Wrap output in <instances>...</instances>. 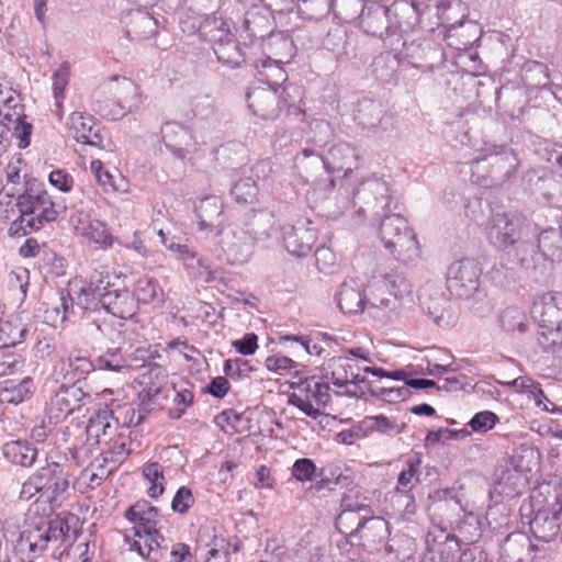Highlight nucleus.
<instances>
[{
    "instance_id": "1",
    "label": "nucleus",
    "mask_w": 562,
    "mask_h": 562,
    "mask_svg": "<svg viewBox=\"0 0 562 562\" xmlns=\"http://www.w3.org/2000/svg\"><path fill=\"white\" fill-rule=\"evenodd\" d=\"M15 205L20 216L11 223L10 236H24L38 231L67 210L66 204L55 202L45 184L34 177H24V190L18 192Z\"/></svg>"
},
{
    "instance_id": "2",
    "label": "nucleus",
    "mask_w": 562,
    "mask_h": 562,
    "mask_svg": "<svg viewBox=\"0 0 562 562\" xmlns=\"http://www.w3.org/2000/svg\"><path fill=\"white\" fill-rule=\"evenodd\" d=\"M68 539L69 526L61 519L30 526L15 540L7 562H33L45 552L59 560L65 554L70 555L69 546L66 544Z\"/></svg>"
},
{
    "instance_id": "3",
    "label": "nucleus",
    "mask_w": 562,
    "mask_h": 562,
    "mask_svg": "<svg viewBox=\"0 0 562 562\" xmlns=\"http://www.w3.org/2000/svg\"><path fill=\"white\" fill-rule=\"evenodd\" d=\"M124 517L135 525L130 531L138 538L131 540L130 536L125 535L130 549L150 562H159L168 548L165 537L157 529L158 508L147 501H138L125 510Z\"/></svg>"
},
{
    "instance_id": "4",
    "label": "nucleus",
    "mask_w": 562,
    "mask_h": 562,
    "mask_svg": "<svg viewBox=\"0 0 562 562\" xmlns=\"http://www.w3.org/2000/svg\"><path fill=\"white\" fill-rule=\"evenodd\" d=\"M255 236L244 229L225 226L216 229L211 239L229 265H243L247 262L255 245V239L265 240L274 235V218L270 213H260L252 223Z\"/></svg>"
},
{
    "instance_id": "5",
    "label": "nucleus",
    "mask_w": 562,
    "mask_h": 562,
    "mask_svg": "<svg viewBox=\"0 0 562 562\" xmlns=\"http://www.w3.org/2000/svg\"><path fill=\"white\" fill-rule=\"evenodd\" d=\"M530 225L512 212H494L485 223L484 232L490 245L505 250L515 247L517 260L527 251V238Z\"/></svg>"
},
{
    "instance_id": "6",
    "label": "nucleus",
    "mask_w": 562,
    "mask_h": 562,
    "mask_svg": "<svg viewBox=\"0 0 562 562\" xmlns=\"http://www.w3.org/2000/svg\"><path fill=\"white\" fill-rule=\"evenodd\" d=\"M380 237L384 247L403 262L414 261L419 256L416 235L400 214L383 217L380 224Z\"/></svg>"
},
{
    "instance_id": "7",
    "label": "nucleus",
    "mask_w": 562,
    "mask_h": 562,
    "mask_svg": "<svg viewBox=\"0 0 562 562\" xmlns=\"http://www.w3.org/2000/svg\"><path fill=\"white\" fill-rule=\"evenodd\" d=\"M102 89L113 94L114 98L111 106L108 101L94 100V110L102 116L117 120L127 112L138 110L140 105L139 87L131 79L114 77Z\"/></svg>"
},
{
    "instance_id": "8",
    "label": "nucleus",
    "mask_w": 562,
    "mask_h": 562,
    "mask_svg": "<svg viewBox=\"0 0 562 562\" xmlns=\"http://www.w3.org/2000/svg\"><path fill=\"white\" fill-rule=\"evenodd\" d=\"M536 234L532 233L527 238V250L530 251V258L524 252L519 257V266L526 271H536L544 267L547 260H562V232L558 229H546L541 232L535 243Z\"/></svg>"
},
{
    "instance_id": "9",
    "label": "nucleus",
    "mask_w": 562,
    "mask_h": 562,
    "mask_svg": "<svg viewBox=\"0 0 562 562\" xmlns=\"http://www.w3.org/2000/svg\"><path fill=\"white\" fill-rule=\"evenodd\" d=\"M26 488H34L35 493H40L41 497L50 503L58 501L69 488L66 467L58 462L47 463L25 482Z\"/></svg>"
},
{
    "instance_id": "10",
    "label": "nucleus",
    "mask_w": 562,
    "mask_h": 562,
    "mask_svg": "<svg viewBox=\"0 0 562 562\" xmlns=\"http://www.w3.org/2000/svg\"><path fill=\"white\" fill-rule=\"evenodd\" d=\"M381 289L389 291L391 296H383L373 292L369 297V308L384 313L397 311L404 301H412L413 285L408 279L401 272L392 271L383 276L380 281Z\"/></svg>"
},
{
    "instance_id": "11",
    "label": "nucleus",
    "mask_w": 562,
    "mask_h": 562,
    "mask_svg": "<svg viewBox=\"0 0 562 562\" xmlns=\"http://www.w3.org/2000/svg\"><path fill=\"white\" fill-rule=\"evenodd\" d=\"M291 389H297L300 393H292L288 397V404L297 407L308 417L316 419L322 415L319 408L311 403L313 398L317 406L325 407L330 401L329 385L315 381V378H300L299 382H292Z\"/></svg>"
},
{
    "instance_id": "12",
    "label": "nucleus",
    "mask_w": 562,
    "mask_h": 562,
    "mask_svg": "<svg viewBox=\"0 0 562 562\" xmlns=\"http://www.w3.org/2000/svg\"><path fill=\"white\" fill-rule=\"evenodd\" d=\"M361 29L369 35L390 40V45L401 43L400 23L391 16V10L382 4L372 3L360 18Z\"/></svg>"
},
{
    "instance_id": "13",
    "label": "nucleus",
    "mask_w": 562,
    "mask_h": 562,
    "mask_svg": "<svg viewBox=\"0 0 562 562\" xmlns=\"http://www.w3.org/2000/svg\"><path fill=\"white\" fill-rule=\"evenodd\" d=\"M481 269L471 259L454 261L447 273L449 290L460 297H469L479 285Z\"/></svg>"
},
{
    "instance_id": "14",
    "label": "nucleus",
    "mask_w": 562,
    "mask_h": 562,
    "mask_svg": "<svg viewBox=\"0 0 562 562\" xmlns=\"http://www.w3.org/2000/svg\"><path fill=\"white\" fill-rule=\"evenodd\" d=\"M428 552L437 559L456 562L461 551L458 537L440 525H432L425 539Z\"/></svg>"
},
{
    "instance_id": "15",
    "label": "nucleus",
    "mask_w": 562,
    "mask_h": 562,
    "mask_svg": "<svg viewBox=\"0 0 562 562\" xmlns=\"http://www.w3.org/2000/svg\"><path fill=\"white\" fill-rule=\"evenodd\" d=\"M85 396L86 393L81 386L75 383H63L50 398L48 406L49 418L55 419V422L65 419L81 407Z\"/></svg>"
},
{
    "instance_id": "16",
    "label": "nucleus",
    "mask_w": 562,
    "mask_h": 562,
    "mask_svg": "<svg viewBox=\"0 0 562 562\" xmlns=\"http://www.w3.org/2000/svg\"><path fill=\"white\" fill-rule=\"evenodd\" d=\"M67 126L70 135L78 143L100 149L105 148L104 136L92 115L83 112H72L69 116Z\"/></svg>"
},
{
    "instance_id": "17",
    "label": "nucleus",
    "mask_w": 562,
    "mask_h": 562,
    "mask_svg": "<svg viewBox=\"0 0 562 562\" xmlns=\"http://www.w3.org/2000/svg\"><path fill=\"white\" fill-rule=\"evenodd\" d=\"M71 290L74 291V295L65 296L61 293L59 304L53 310V312L56 313L54 321H57L59 317L60 322H65L70 310L74 313L75 305L82 311H97L102 308L103 295L95 291H89L87 285H82L78 290L71 288Z\"/></svg>"
},
{
    "instance_id": "18",
    "label": "nucleus",
    "mask_w": 562,
    "mask_h": 562,
    "mask_svg": "<svg viewBox=\"0 0 562 562\" xmlns=\"http://www.w3.org/2000/svg\"><path fill=\"white\" fill-rule=\"evenodd\" d=\"M286 91L278 94L277 88L255 87L247 93L248 108L263 120H274L281 112L280 98Z\"/></svg>"
},
{
    "instance_id": "19",
    "label": "nucleus",
    "mask_w": 562,
    "mask_h": 562,
    "mask_svg": "<svg viewBox=\"0 0 562 562\" xmlns=\"http://www.w3.org/2000/svg\"><path fill=\"white\" fill-rule=\"evenodd\" d=\"M161 135L166 147L180 160H184L188 155L198 150V143L191 132L178 123H165Z\"/></svg>"
},
{
    "instance_id": "20",
    "label": "nucleus",
    "mask_w": 562,
    "mask_h": 562,
    "mask_svg": "<svg viewBox=\"0 0 562 562\" xmlns=\"http://www.w3.org/2000/svg\"><path fill=\"white\" fill-rule=\"evenodd\" d=\"M280 229L284 248L290 255L299 258L307 256L317 239L315 228L304 224L284 225Z\"/></svg>"
},
{
    "instance_id": "21",
    "label": "nucleus",
    "mask_w": 562,
    "mask_h": 562,
    "mask_svg": "<svg viewBox=\"0 0 562 562\" xmlns=\"http://www.w3.org/2000/svg\"><path fill=\"white\" fill-rule=\"evenodd\" d=\"M405 49L408 64L423 72L434 71L443 61V52L438 44L411 43Z\"/></svg>"
},
{
    "instance_id": "22",
    "label": "nucleus",
    "mask_w": 562,
    "mask_h": 562,
    "mask_svg": "<svg viewBox=\"0 0 562 562\" xmlns=\"http://www.w3.org/2000/svg\"><path fill=\"white\" fill-rule=\"evenodd\" d=\"M532 314L540 327L562 330V294H543L533 303Z\"/></svg>"
},
{
    "instance_id": "23",
    "label": "nucleus",
    "mask_w": 562,
    "mask_h": 562,
    "mask_svg": "<svg viewBox=\"0 0 562 562\" xmlns=\"http://www.w3.org/2000/svg\"><path fill=\"white\" fill-rule=\"evenodd\" d=\"M359 154L356 147L346 142H340L330 147L325 156H321L325 170L328 173L344 171L345 176L356 167Z\"/></svg>"
},
{
    "instance_id": "24",
    "label": "nucleus",
    "mask_w": 562,
    "mask_h": 562,
    "mask_svg": "<svg viewBox=\"0 0 562 562\" xmlns=\"http://www.w3.org/2000/svg\"><path fill=\"white\" fill-rule=\"evenodd\" d=\"M536 549L527 533L513 532L501 546L499 557L503 562H532Z\"/></svg>"
},
{
    "instance_id": "25",
    "label": "nucleus",
    "mask_w": 562,
    "mask_h": 562,
    "mask_svg": "<svg viewBox=\"0 0 562 562\" xmlns=\"http://www.w3.org/2000/svg\"><path fill=\"white\" fill-rule=\"evenodd\" d=\"M336 302L344 314H358L369 305L363 294L362 284L355 279L345 280L336 293Z\"/></svg>"
},
{
    "instance_id": "26",
    "label": "nucleus",
    "mask_w": 562,
    "mask_h": 562,
    "mask_svg": "<svg viewBox=\"0 0 562 562\" xmlns=\"http://www.w3.org/2000/svg\"><path fill=\"white\" fill-rule=\"evenodd\" d=\"M113 411L99 409L92 414L86 426L87 442L90 446L104 445L116 432V426L112 424Z\"/></svg>"
},
{
    "instance_id": "27",
    "label": "nucleus",
    "mask_w": 562,
    "mask_h": 562,
    "mask_svg": "<svg viewBox=\"0 0 562 562\" xmlns=\"http://www.w3.org/2000/svg\"><path fill=\"white\" fill-rule=\"evenodd\" d=\"M105 449L102 450V462L100 468H106L108 472H113L131 453V438L130 434L115 432L108 442L104 443Z\"/></svg>"
},
{
    "instance_id": "28",
    "label": "nucleus",
    "mask_w": 562,
    "mask_h": 562,
    "mask_svg": "<svg viewBox=\"0 0 562 562\" xmlns=\"http://www.w3.org/2000/svg\"><path fill=\"white\" fill-rule=\"evenodd\" d=\"M93 363L89 358L78 353H70L67 358L60 359L55 366V373L61 375L66 383L77 384L87 374L93 371Z\"/></svg>"
},
{
    "instance_id": "29",
    "label": "nucleus",
    "mask_w": 562,
    "mask_h": 562,
    "mask_svg": "<svg viewBox=\"0 0 562 562\" xmlns=\"http://www.w3.org/2000/svg\"><path fill=\"white\" fill-rule=\"evenodd\" d=\"M126 33L131 38L144 41L157 34V20L145 10H132L126 15Z\"/></svg>"
},
{
    "instance_id": "30",
    "label": "nucleus",
    "mask_w": 562,
    "mask_h": 562,
    "mask_svg": "<svg viewBox=\"0 0 562 562\" xmlns=\"http://www.w3.org/2000/svg\"><path fill=\"white\" fill-rule=\"evenodd\" d=\"M102 308L120 318H128L135 312V300L121 282L112 292L103 294Z\"/></svg>"
},
{
    "instance_id": "31",
    "label": "nucleus",
    "mask_w": 562,
    "mask_h": 562,
    "mask_svg": "<svg viewBox=\"0 0 562 562\" xmlns=\"http://www.w3.org/2000/svg\"><path fill=\"white\" fill-rule=\"evenodd\" d=\"M358 539L369 549H376L389 537V524L385 519L369 515L367 520H359Z\"/></svg>"
},
{
    "instance_id": "32",
    "label": "nucleus",
    "mask_w": 562,
    "mask_h": 562,
    "mask_svg": "<svg viewBox=\"0 0 562 562\" xmlns=\"http://www.w3.org/2000/svg\"><path fill=\"white\" fill-rule=\"evenodd\" d=\"M561 525V516L557 512L543 509L538 510L531 519L530 530L536 539L550 542L559 535Z\"/></svg>"
},
{
    "instance_id": "33",
    "label": "nucleus",
    "mask_w": 562,
    "mask_h": 562,
    "mask_svg": "<svg viewBox=\"0 0 562 562\" xmlns=\"http://www.w3.org/2000/svg\"><path fill=\"white\" fill-rule=\"evenodd\" d=\"M496 103L510 116L518 117L527 104L526 91L514 83L504 85L496 92Z\"/></svg>"
},
{
    "instance_id": "34",
    "label": "nucleus",
    "mask_w": 562,
    "mask_h": 562,
    "mask_svg": "<svg viewBox=\"0 0 562 562\" xmlns=\"http://www.w3.org/2000/svg\"><path fill=\"white\" fill-rule=\"evenodd\" d=\"M3 458L11 464L30 468L36 461L38 451L25 440H13L2 445Z\"/></svg>"
},
{
    "instance_id": "35",
    "label": "nucleus",
    "mask_w": 562,
    "mask_h": 562,
    "mask_svg": "<svg viewBox=\"0 0 562 562\" xmlns=\"http://www.w3.org/2000/svg\"><path fill=\"white\" fill-rule=\"evenodd\" d=\"M321 4L318 13L327 15L331 10L345 21H353L361 18L364 11L363 0H312Z\"/></svg>"
},
{
    "instance_id": "36",
    "label": "nucleus",
    "mask_w": 562,
    "mask_h": 562,
    "mask_svg": "<svg viewBox=\"0 0 562 562\" xmlns=\"http://www.w3.org/2000/svg\"><path fill=\"white\" fill-rule=\"evenodd\" d=\"M34 382L30 376L20 382L5 381L0 383V408L4 404L18 405L30 398L33 394Z\"/></svg>"
},
{
    "instance_id": "37",
    "label": "nucleus",
    "mask_w": 562,
    "mask_h": 562,
    "mask_svg": "<svg viewBox=\"0 0 562 562\" xmlns=\"http://www.w3.org/2000/svg\"><path fill=\"white\" fill-rule=\"evenodd\" d=\"M196 215L199 217V229L205 231L210 228L213 235L216 228V221L223 213V204L217 196H207L202 199L195 206Z\"/></svg>"
},
{
    "instance_id": "38",
    "label": "nucleus",
    "mask_w": 562,
    "mask_h": 562,
    "mask_svg": "<svg viewBox=\"0 0 562 562\" xmlns=\"http://www.w3.org/2000/svg\"><path fill=\"white\" fill-rule=\"evenodd\" d=\"M0 126L8 132L11 131L12 122L25 119L24 105L21 104L20 95L14 90H10L7 97L0 92Z\"/></svg>"
},
{
    "instance_id": "39",
    "label": "nucleus",
    "mask_w": 562,
    "mask_h": 562,
    "mask_svg": "<svg viewBox=\"0 0 562 562\" xmlns=\"http://www.w3.org/2000/svg\"><path fill=\"white\" fill-rule=\"evenodd\" d=\"M120 283L121 279L117 274L108 267L100 266L90 273L89 280L85 285L89 288V291H95L103 295L104 293L112 292Z\"/></svg>"
},
{
    "instance_id": "40",
    "label": "nucleus",
    "mask_w": 562,
    "mask_h": 562,
    "mask_svg": "<svg viewBox=\"0 0 562 562\" xmlns=\"http://www.w3.org/2000/svg\"><path fill=\"white\" fill-rule=\"evenodd\" d=\"M120 283L121 279L117 274L108 267L100 266L90 273L89 280L85 285L89 288V291H95L103 295L104 293L112 292Z\"/></svg>"
},
{
    "instance_id": "41",
    "label": "nucleus",
    "mask_w": 562,
    "mask_h": 562,
    "mask_svg": "<svg viewBox=\"0 0 562 562\" xmlns=\"http://www.w3.org/2000/svg\"><path fill=\"white\" fill-rule=\"evenodd\" d=\"M383 116L382 104L370 99L359 102L358 110L355 114L356 121L363 128L372 130L379 126Z\"/></svg>"
},
{
    "instance_id": "42",
    "label": "nucleus",
    "mask_w": 562,
    "mask_h": 562,
    "mask_svg": "<svg viewBox=\"0 0 562 562\" xmlns=\"http://www.w3.org/2000/svg\"><path fill=\"white\" fill-rule=\"evenodd\" d=\"M80 236L102 249L111 248L115 243H120L119 239L109 232L106 224L95 218L87 225L83 232L80 233Z\"/></svg>"
},
{
    "instance_id": "43",
    "label": "nucleus",
    "mask_w": 562,
    "mask_h": 562,
    "mask_svg": "<svg viewBox=\"0 0 562 562\" xmlns=\"http://www.w3.org/2000/svg\"><path fill=\"white\" fill-rule=\"evenodd\" d=\"M149 413V408L145 407H134L132 404H125L120 406L115 412L113 411V419L115 420V426L122 428H131L138 426Z\"/></svg>"
},
{
    "instance_id": "44",
    "label": "nucleus",
    "mask_w": 562,
    "mask_h": 562,
    "mask_svg": "<svg viewBox=\"0 0 562 562\" xmlns=\"http://www.w3.org/2000/svg\"><path fill=\"white\" fill-rule=\"evenodd\" d=\"M493 177L505 181L512 177L517 168V158L512 150H504L490 157Z\"/></svg>"
},
{
    "instance_id": "45",
    "label": "nucleus",
    "mask_w": 562,
    "mask_h": 562,
    "mask_svg": "<svg viewBox=\"0 0 562 562\" xmlns=\"http://www.w3.org/2000/svg\"><path fill=\"white\" fill-rule=\"evenodd\" d=\"M21 165L22 160L18 158L10 160L7 167L2 168L5 177L7 198L18 196V192L24 190V177L30 176L27 173L22 175Z\"/></svg>"
},
{
    "instance_id": "46",
    "label": "nucleus",
    "mask_w": 562,
    "mask_h": 562,
    "mask_svg": "<svg viewBox=\"0 0 562 562\" xmlns=\"http://www.w3.org/2000/svg\"><path fill=\"white\" fill-rule=\"evenodd\" d=\"M26 333V327L18 321L2 318L0 321V347L10 348L21 344Z\"/></svg>"
},
{
    "instance_id": "47",
    "label": "nucleus",
    "mask_w": 562,
    "mask_h": 562,
    "mask_svg": "<svg viewBox=\"0 0 562 562\" xmlns=\"http://www.w3.org/2000/svg\"><path fill=\"white\" fill-rule=\"evenodd\" d=\"M497 484L501 487V493L513 496L520 493L521 488L526 486L527 479L517 469L507 467L498 476Z\"/></svg>"
},
{
    "instance_id": "48",
    "label": "nucleus",
    "mask_w": 562,
    "mask_h": 562,
    "mask_svg": "<svg viewBox=\"0 0 562 562\" xmlns=\"http://www.w3.org/2000/svg\"><path fill=\"white\" fill-rule=\"evenodd\" d=\"M144 477L150 483L147 491L149 497L157 498L165 491V476L162 467L158 462H150L143 468Z\"/></svg>"
},
{
    "instance_id": "49",
    "label": "nucleus",
    "mask_w": 562,
    "mask_h": 562,
    "mask_svg": "<svg viewBox=\"0 0 562 562\" xmlns=\"http://www.w3.org/2000/svg\"><path fill=\"white\" fill-rule=\"evenodd\" d=\"M525 80L538 89H547L550 85L549 68L547 65L536 60L525 64Z\"/></svg>"
},
{
    "instance_id": "50",
    "label": "nucleus",
    "mask_w": 562,
    "mask_h": 562,
    "mask_svg": "<svg viewBox=\"0 0 562 562\" xmlns=\"http://www.w3.org/2000/svg\"><path fill=\"white\" fill-rule=\"evenodd\" d=\"M562 347V330L557 328H542L537 334V348L541 352L555 353Z\"/></svg>"
},
{
    "instance_id": "51",
    "label": "nucleus",
    "mask_w": 562,
    "mask_h": 562,
    "mask_svg": "<svg viewBox=\"0 0 562 562\" xmlns=\"http://www.w3.org/2000/svg\"><path fill=\"white\" fill-rule=\"evenodd\" d=\"M499 323L502 328L509 333H525L527 330V316L517 307L504 310L499 317Z\"/></svg>"
},
{
    "instance_id": "52",
    "label": "nucleus",
    "mask_w": 562,
    "mask_h": 562,
    "mask_svg": "<svg viewBox=\"0 0 562 562\" xmlns=\"http://www.w3.org/2000/svg\"><path fill=\"white\" fill-rule=\"evenodd\" d=\"M362 428H364V431H367V435L379 431L382 434H401L404 425L398 426L394 422H392L390 418H387L384 415H376V416H367L362 419Z\"/></svg>"
},
{
    "instance_id": "53",
    "label": "nucleus",
    "mask_w": 562,
    "mask_h": 562,
    "mask_svg": "<svg viewBox=\"0 0 562 562\" xmlns=\"http://www.w3.org/2000/svg\"><path fill=\"white\" fill-rule=\"evenodd\" d=\"M70 77V65L68 61H64L59 68L53 74V93L55 99V105L58 111L63 108V101L65 99V88L69 82Z\"/></svg>"
},
{
    "instance_id": "54",
    "label": "nucleus",
    "mask_w": 562,
    "mask_h": 562,
    "mask_svg": "<svg viewBox=\"0 0 562 562\" xmlns=\"http://www.w3.org/2000/svg\"><path fill=\"white\" fill-rule=\"evenodd\" d=\"M214 53L218 61L229 66L237 67L244 61V56L239 46L233 42L217 43Z\"/></svg>"
},
{
    "instance_id": "55",
    "label": "nucleus",
    "mask_w": 562,
    "mask_h": 562,
    "mask_svg": "<svg viewBox=\"0 0 562 562\" xmlns=\"http://www.w3.org/2000/svg\"><path fill=\"white\" fill-rule=\"evenodd\" d=\"M97 364L100 369L115 372L132 366L131 361L123 356L121 348L109 349L102 353L97 359Z\"/></svg>"
},
{
    "instance_id": "56",
    "label": "nucleus",
    "mask_w": 562,
    "mask_h": 562,
    "mask_svg": "<svg viewBox=\"0 0 562 562\" xmlns=\"http://www.w3.org/2000/svg\"><path fill=\"white\" fill-rule=\"evenodd\" d=\"M369 515H361L348 512H340L335 520V526L340 533L349 536L350 538H357L360 526L359 520H367Z\"/></svg>"
},
{
    "instance_id": "57",
    "label": "nucleus",
    "mask_w": 562,
    "mask_h": 562,
    "mask_svg": "<svg viewBox=\"0 0 562 562\" xmlns=\"http://www.w3.org/2000/svg\"><path fill=\"white\" fill-rule=\"evenodd\" d=\"M257 183L251 176L243 177L233 186L231 193L238 203H248L257 194Z\"/></svg>"
},
{
    "instance_id": "58",
    "label": "nucleus",
    "mask_w": 562,
    "mask_h": 562,
    "mask_svg": "<svg viewBox=\"0 0 562 562\" xmlns=\"http://www.w3.org/2000/svg\"><path fill=\"white\" fill-rule=\"evenodd\" d=\"M420 464L422 460L417 454L408 458L405 461L402 472L398 474V486L411 490L414 486V483L418 482Z\"/></svg>"
},
{
    "instance_id": "59",
    "label": "nucleus",
    "mask_w": 562,
    "mask_h": 562,
    "mask_svg": "<svg viewBox=\"0 0 562 562\" xmlns=\"http://www.w3.org/2000/svg\"><path fill=\"white\" fill-rule=\"evenodd\" d=\"M262 69L260 75L269 83L270 88H277L286 80V74L280 64L271 58L262 60Z\"/></svg>"
},
{
    "instance_id": "60",
    "label": "nucleus",
    "mask_w": 562,
    "mask_h": 562,
    "mask_svg": "<svg viewBox=\"0 0 562 562\" xmlns=\"http://www.w3.org/2000/svg\"><path fill=\"white\" fill-rule=\"evenodd\" d=\"M439 18L451 26L462 25L463 21L454 20L451 11L463 12L465 10L464 4L461 0H440L437 5Z\"/></svg>"
},
{
    "instance_id": "61",
    "label": "nucleus",
    "mask_w": 562,
    "mask_h": 562,
    "mask_svg": "<svg viewBox=\"0 0 562 562\" xmlns=\"http://www.w3.org/2000/svg\"><path fill=\"white\" fill-rule=\"evenodd\" d=\"M158 290L159 288L153 279L142 277L136 282L135 296L138 302L148 304L157 297Z\"/></svg>"
},
{
    "instance_id": "62",
    "label": "nucleus",
    "mask_w": 562,
    "mask_h": 562,
    "mask_svg": "<svg viewBox=\"0 0 562 562\" xmlns=\"http://www.w3.org/2000/svg\"><path fill=\"white\" fill-rule=\"evenodd\" d=\"M24 364L22 357L8 347H0V376L20 370Z\"/></svg>"
},
{
    "instance_id": "63",
    "label": "nucleus",
    "mask_w": 562,
    "mask_h": 562,
    "mask_svg": "<svg viewBox=\"0 0 562 562\" xmlns=\"http://www.w3.org/2000/svg\"><path fill=\"white\" fill-rule=\"evenodd\" d=\"M499 420L498 416L491 411H482L476 413L468 425L474 432H487L494 428Z\"/></svg>"
},
{
    "instance_id": "64",
    "label": "nucleus",
    "mask_w": 562,
    "mask_h": 562,
    "mask_svg": "<svg viewBox=\"0 0 562 562\" xmlns=\"http://www.w3.org/2000/svg\"><path fill=\"white\" fill-rule=\"evenodd\" d=\"M397 59L391 52H385L378 56L373 61L374 74L381 79L390 77L395 70Z\"/></svg>"
}]
</instances>
